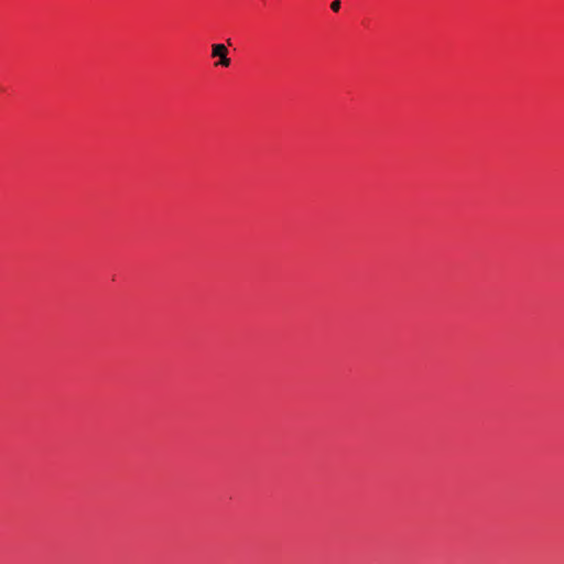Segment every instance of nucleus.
<instances>
[{"mask_svg": "<svg viewBox=\"0 0 564 564\" xmlns=\"http://www.w3.org/2000/svg\"><path fill=\"white\" fill-rule=\"evenodd\" d=\"M228 48L225 44H213L212 45V56L218 57V62L215 63V66L228 67L230 66V58H228Z\"/></svg>", "mask_w": 564, "mask_h": 564, "instance_id": "obj_1", "label": "nucleus"}, {"mask_svg": "<svg viewBox=\"0 0 564 564\" xmlns=\"http://www.w3.org/2000/svg\"><path fill=\"white\" fill-rule=\"evenodd\" d=\"M340 6H341L340 0H334V1L330 3V9H332L333 11L337 12V11H339Z\"/></svg>", "mask_w": 564, "mask_h": 564, "instance_id": "obj_2", "label": "nucleus"}]
</instances>
